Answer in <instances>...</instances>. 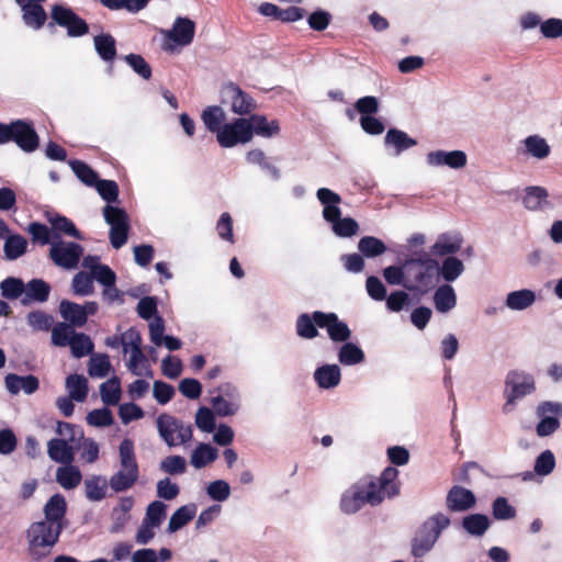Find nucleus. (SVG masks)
I'll return each mask as SVG.
<instances>
[{
    "mask_svg": "<svg viewBox=\"0 0 562 562\" xmlns=\"http://www.w3.org/2000/svg\"><path fill=\"white\" fill-rule=\"evenodd\" d=\"M398 471L393 467H386L379 477L371 479L366 487L353 485L340 499V508L346 514H355L366 504L380 505L385 498H393L400 494V485L396 482Z\"/></svg>",
    "mask_w": 562,
    "mask_h": 562,
    "instance_id": "obj_1",
    "label": "nucleus"
},
{
    "mask_svg": "<svg viewBox=\"0 0 562 562\" xmlns=\"http://www.w3.org/2000/svg\"><path fill=\"white\" fill-rule=\"evenodd\" d=\"M412 255V257L405 259V290L424 296L435 288L438 261L426 251H413Z\"/></svg>",
    "mask_w": 562,
    "mask_h": 562,
    "instance_id": "obj_2",
    "label": "nucleus"
},
{
    "mask_svg": "<svg viewBox=\"0 0 562 562\" xmlns=\"http://www.w3.org/2000/svg\"><path fill=\"white\" fill-rule=\"evenodd\" d=\"M450 524V518L443 513L429 516L417 528L411 540V554L416 559H422L428 554Z\"/></svg>",
    "mask_w": 562,
    "mask_h": 562,
    "instance_id": "obj_3",
    "label": "nucleus"
},
{
    "mask_svg": "<svg viewBox=\"0 0 562 562\" xmlns=\"http://www.w3.org/2000/svg\"><path fill=\"white\" fill-rule=\"evenodd\" d=\"M120 470L111 475L109 486L114 493H121L134 486L139 477V467L134 442L124 438L119 446Z\"/></svg>",
    "mask_w": 562,
    "mask_h": 562,
    "instance_id": "obj_4",
    "label": "nucleus"
},
{
    "mask_svg": "<svg viewBox=\"0 0 562 562\" xmlns=\"http://www.w3.org/2000/svg\"><path fill=\"white\" fill-rule=\"evenodd\" d=\"M64 525H53L40 520L32 522L26 530L29 554L36 560L46 557L58 542Z\"/></svg>",
    "mask_w": 562,
    "mask_h": 562,
    "instance_id": "obj_5",
    "label": "nucleus"
},
{
    "mask_svg": "<svg viewBox=\"0 0 562 562\" xmlns=\"http://www.w3.org/2000/svg\"><path fill=\"white\" fill-rule=\"evenodd\" d=\"M536 384L533 376L525 371L512 370L505 379V397L506 403L503 406L504 413L514 409L516 401L533 393Z\"/></svg>",
    "mask_w": 562,
    "mask_h": 562,
    "instance_id": "obj_6",
    "label": "nucleus"
},
{
    "mask_svg": "<svg viewBox=\"0 0 562 562\" xmlns=\"http://www.w3.org/2000/svg\"><path fill=\"white\" fill-rule=\"evenodd\" d=\"M52 21L47 27L53 31L55 25L65 27L69 37H80L89 32L88 23L80 18L72 9L63 4H55L50 11Z\"/></svg>",
    "mask_w": 562,
    "mask_h": 562,
    "instance_id": "obj_7",
    "label": "nucleus"
},
{
    "mask_svg": "<svg viewBox=\"0 0 562 562\" xmlns=\"http://www.w3.org/2000/svg\"><path fill=\"white\" fill-rule=\"evenodd\" d=\"M157 428L160 437L169 447L183 445L192 438V426L184 425L173 416L161 414L157 418Z\"/></svg>",
    "mask_w": 562,
    "mask_h": 562,
    "instance_id": "obj_8",
    "label": "nucleus"
},
{
    "mask_svg": "<svg viewBox=\"0 0 562 562\" xmlns=\"http://www.w3.org/2000/svg\"><path fill=\"white\" fill-rule=\"evenodd\" d=\"M216 138L218 144L224 148L246 144L251 140L250 123L244 117L236 119L232 123H226L216 133Z\"/></svg>",
    "mask_w": 562,
    "mask_h": 562,
    "instance_id": "obj_9",
    "label": "nucleus"
},
{
    "mask_svg": "<svg viewBox=\"0 0 562 562\" xmlns=\"http://www.w3.org/2000/svg\"><path fill=\"white\" fill-rule=\"evenodd\" d=\"M536 414L540 418L536 426L537 435L539 437L551 436L560 427L559 417H562V403L551 401L541 402L537 406Z\"/></svg>",
    "mask_w": 562,
    "mask_h": 562,
    "instance_id": "obj_10",
    "label": "nucleus"
},
{
    "mask_svg": "<svg viewBox=\"0 0 562 562\" xmlns=\"http://www.w3.org/2000/svg\"><path fill=\"white\" fill-rule=\"evenodd\" d=\"M83 254V247L74 241L57 240L52 243L49 257L53 262L64 269H74L78 266Z\"/></svg>",
    "mask_w": 562,
    "mask_h": 562,
    "instance_id": "obj_11",
    "label": "nucleus"
},
{
    "mask_svg": "<svg viewBox=\"0 0 562 562\" xmlns=\"http://www.w3.org/2000/svg\"><path fill=\"white\" fill-rule=\"evenodd\" d=\"M313 319L321 328H326L329 338L335 342H346L351 337L347 323L340 321L335 313L313 312Z\"/></svg>",
    "mask_w": 562,
    "mask_h": 562,
    "instance_id": "obj_12",
    "label": "nucleus"
},
{
    "mask_svg": "<svg viewBox=\"0 0 562 562\" xmlns=\"http://www.w3.org/2000/svg\"><path fill=\"white\" fill-rule=\"evenodd\" d=\"M24 153H33L40 146V136L32 121H12V140Z\"/></svg>",
    "mask_w": 562,
    "mask_h": 562,
    "instance_id": "obj_13",
    "label": "nucleus"
},
{
    "mask_svg": "<svg viewBox=\"0 0 562 562\" xmlns=\"http://www.w3.org/2000/svg\"><path fill=\"white\" fill-rule=\"evenodd\" d=\"M222 94L231 101V110L238 115L250 114L256 110L257 103L255 99L235 82L224 85Z\"/></svg>",
    "mask_w": 562,
    "mask_h": 562,
    "instance_id": "obj_14",
    "label": "nucleus"
},
{
    "mask_svg": "<svg viewBox=\"0 0 562 562\" xmlns=\"http://www.w3.org/2000/svg\"><path fill=\"white\" fill-rule=\"evenodd\" d=\"M123 337V352L127 353L131 348V357L128 361V370L139 375L140 372L137 370V366L140 362L146 361V357L142 350V336L140 333L135 328L131 327L122 334Z\"/></svg>",
    "mask_w": 562,
    "mask_h": 562,
    "instance_id": "obj_15",
    "label": "nucleus"
},
{
    "mask_svg": "<svg viewBox=\"0 0 562 562\" xmlns=\"http://www.w3.org/2000/svg\"><path fill=\"white\" fill-rule=\"evenodd\" d=\"M476 504L474 493L460 485H453L447 493L446 506L449 512L463 513L472 509Z\"/></svg>",
    "mask_w": 562,
    "mask_h": 562,
    "instance_id": "obj_16",
    "label": "nucleus"
},
{
    "mask_svg": "<svg viewBox=\"0 0 562 562\" xmlns=\"http://www.w3.org/2000/svg\"><path fill=\"white\" fill-rule=\"evenodd\" d=\"M45 0H15L22 10V20L24 24L33 30L42 29L46 21L47 14L42 3Z\"/></svg>",
    "mask_w": 562,
    "mask_h": 562,
    "instance_id": "obj_17",
    "label": "nucleus"
},
{
    "mask_svg": "<svg viewBox=\"0 0 562 562\" xmlns=\"http://www.w3.org/2000/svg\"><path fill=\"white\" fill-rule=\"evenodd\" d=\"M316 196L324 206L323 217L326 222L333 224L341 217V210L339 207L341 198L338 193L328 188H319L316 192Z\"/></svg>",
    "mask_w": 562,
    "mask_h": 562,
    "instance_id": "obj_18",
    "label": "nucleus"
},
{
    "mask_svg": "<svg viewBox=\"0 0 562 562\" xmlns=\"http://www.w3.org/2000/svg\"><path fill=\"white\" fill-rule=\"evenodd\" d=\"M426 161L432 167L448 166L452 169H460L467 165V155L462 150H435L427 154Z\"/></svg>",
    "mask_w": 562,
    "mask_h": 562,
    "instance_id": "obj_19",
    "label": "nucleus"
},
{
    "mask_svg": "<svg viewBox=\"0 0 562 562\" xmlns=\"http://www.w3.org/2000/svg\"><path fill=\"white\" fill-rule=\"evenodd\" d=\"M195 34V23L189 18L179 16L175 20L172 29L168 31L167 38L178 46H188Z\"/></svg>",
    "mask_w": 562,
    "mask_h": 562,
    "instance_id": "obj_20",
    "label": "nucleus"
},
{
    "mask_svg": "<svg viewBox=\"0 0 562 562\" xmlns=\"http://www.w3.org/2000/svg\"><path fill=\"white\" fill-rule=\"evenodd\" d=\"M548 198L549 193L544 187L529 186L524 190L521 202L528 211L537 212L552 207Z\"/></svg>",
    "mask_w": 562,
    "mask_h": 562,
    "instance_id": "obj_21",
    "label": "nucleus"
},
{
    "mask_svg": "<svg viewBox=\"0 0 562 562\" xmlns=\"http://www.w3.org/2000/svg\"><path fill=\"white\" fill-rule=\"evenodd\" d=\"M462 244L463 237L460 233H442L430 247V254L439 257H448L458 252L461 249Z\"/></svg>",
    "mask_w": 562,
    "mask_h": 562,
    "instance_id": "obj_22",
    "label": "nucleus"
},
{
    "mask_svg": "<svg viewBox=\"0 0 562 562\" xmlns=\"http://www.w3.org/2000/svg\"><path fill=\"white\" fill-rule=\"evenodd\" d=\"M48 457L63 464H70L75 459V445L67 439L53 438L47 443Z\"/></svg>",
    "mask_w": 562,
    "mask_h": 562,
    "instance_id": "obj_23",
    "label": "nucleus"
},
{
    "mask_svg": "<svg viewBox=\"0 0 562 562\" xmlns=\"http://www.w3.org/2000/svg\"><path fill=\"white\" fill-rule=\"evenodd\" d=\"M384 145L393 148L395 156H400L403 151L416 146L417 140L406 132L392 127L385 134Z\"/></svg>",
    "mask_w": 562,
    "mask_h": 562,
    "instance_id": "obj_24",
    "label": "nucleus"
},
{
    "mask_svg": "<svg viewBox=\"0 0 562 562\" xmlns=\"http://www.w3.org/2000/svg\"><path fill=\"white\" fill-rule=\"evenodd\" d=\"M50 285L43 279H32L25 284L24 297L22 304L27 305L31 302L44 303L48 300Z\"/></svg>",
    "mask_w": 562,
    "mask_h": 562,
    "instance_id": "obj_25",
    "label": "nucleus"
},
{
    "mask_svg": "<svg viewBox=\"0 0 562 562\" xmlns=\"http://www.w3.org/2000/svg\"><path fill=\"white\" fill-rule=\"evenodd\" d=\"M314 380L321 389H334L341 380L340 368L337 364L321 366L314 371Z\"/></svg>",
    "mask_w": 562,
    "mask_h": 562,
    "instance_id": "obj_26",
    "label": "nucleus"
},
{
    "mask_svg": "<svg viewBox=\"0 0 562 562\" xmlns=\"http://www.w3.org/2000/svg\"><path fill=\"white\" fill-rule=\"evenodd\" d=\"M67 510L66 499L61 494H54L44 506V519L53 525H64Z\"/></svg>",
    "mask_w": 562,
    "mask_h": 562,
    "instance_id": "obj_27",
    "label": "nucleus"
},
{
    "mask_svg": "<svg viewBox=\"0 0 562 562\" xmlns=\"http://www.w3.org/2000/svg\"><path fill=\"white\" fill-rule=\"evenodd\" d=\"M48 222L53 228V237L61 240V234L82 240L85 237L82 233L76 227L74 222L68 217L55 214L48 217Z\"/></svg>",
    "mask_w": 562,
    "mask_h": 562,
    "instance_id": "obj_28",
    "label": "nucleus"
},
{
    "mask_svg": "<svg viewBox=\"0 0 562 562\" xmlns=\"http://www.w3.org/2000/svg\"><path fill=\"white\" fill-rule=\"evenodd\" d=\"M248 164L258 166L263 172L268 173L273 181L281 179V170L276 166L262 149H251L246 155Z\"/></svg>",
    "mask_w": 562,
    "mask_h": 562,
    "instance_id": "obj_29",
    "label": "nucleus"
},
{
    "mask_svg": "<svg viewBox=\"0 0 562 562\" xmlns=\"http://www.w3.org/2000/svg\"><path fill=\"white\" fill-rule=\"evenodd\" d=\"M437 312L446 314L457 305V294L452 285L445 283L439 285L432 296Z\"/></svg>",
    "mask_w": 562,
    "mask_h": 562,
    "instance_id": "obj_30",
    "label": "nucleus"
},
{
    "mask_svg": "<svg viewBox=\"0 0 562 562\" xmlns=\"http://www.w3.org/2000/svg\"><path fill=\"white\" fill-rule=\"evenodd\" d=\"M59 313L65 322L74 328L82 327L87 323L83 308L78 303L63 300L59 304Z\"/></svg>",
    "mask_w": 562,
    "mask_h": 562,
    "instance_id": "obj_31",
    "label": "nucleus"
},
{
    "mask_svg": "<svg viewBox=\"0 0 562 562\" xmlns=\"http://www.w3.org/2000/svg\"><path fill=\"white\" fill-rule=\"evenodd\" d=\"M250 123L251 137L257 134L262 137H273L279 134L280 126L277 120L268 121L265 115L252 114L247 119Z\"/></svg>",
    "mask_w": 562,
    "mask_h": 562,
    "instance_id": "obj_32",
    "label": "nucleus"
},
{
    "mask_svg": "<svg viewBox=\"0 0 562 562\" xmlns=\"http://www.w3.org/2000/svg\"><path fill=\"white\" fill-rule=\"evenodd\" d=\"M522 144L524 154L539 160L546 159L551 153L550 145L546 138L537 134L527 136Z\"/></svg>",
    "mask_w": 562,
    "mask_h": 562,
    "instance_id": "obj_33",
    "label": "nucleus"
},
{
    "mask_svg": "<svg viewBox=\"0 0 562 562\" xmlns=\"http://www.w3.org/2000/svg\"><path fill=\"white\" fill-rule=\"evenodd\" d=\"M198 506L189 503L179 507L170 517L167 532L173 533L189 524L196 515Z\"/></svg>",
    "mask_w": 562,
    "mask_h": 562,
    "instance_id": "obj_34",
    "label": "nucleus"
},
{
    "mask_svg": "<svg viewBox=\"0 0 562 562\" xmlns=\"http://www.w3.org/2000/svg\"><path fill=\"white\" fill-rule=\"evenodd\" d=\"M461 526L470 536L482 537L488 530L491 520L484 514H470L462 518Z\"/></svg>",
    "mask_w": 562,
    "mask_h": 562,
    "instance_id": "obj_35",
    "label": "nucleus"
},
{
    "mask_svg": "<svg viewBox=\"0 0 562 562\" xmlns=\"http://www.w3.org/2000/svg\"><path fill=\"white\" fill-rule=\"evenodd\" d=\"M94 48L98 56L104 63H113L116 57V42L109 33L95 35L93 38Z\"/></svg>",
    "mask_w": 562,
    "mask_h": 562,
    "instance_id": "obj_36",
    "label": "nucleus"
},
{
    "mask_svg": "<svg viewBox=\"0 0 562 562\" xmlns=\"http://www.w3.org/2000/svg\"><path fill=\"white\" fill-rule=\"evenodd\" d=\"M464 265L459 258L448 256L442 260L441 266L438 265L437 274L449 284L456 281L464 272Z\"/></svg>",
    "mask_w": 562,
    "mask_h": 562,
    "instance_id": "obj_37",
    "label": "nucleus"
},
{
    "mask_svg": "<svg viewBox=\"0 0 562 562\" xmlns=\"http://www.w3.org/2000/svg\"><path fill=\"white\" fill-rule=\"evenodd\" d=\"M536 302V293L529 289L509 292L506 296V306L513 311H522Z\"/></svg>",
    "mask_w": 562,
    "mask_h": 562,
    "instance_id": "obj_38",
    "label": "nucleus"
},
{
    "mask_svg": "<svg viewBox=\"0 0 562 562\" xmlns=\"http://www.w3.org/2000/svg\"><path fill=\"white\" fill-rule=\"evenodd\" d=\"M81 480L82 474L80 470L71 465V463L57 469L56 481L65 490H74L80 484Z\"/></svg>",
    "mask_w": 562,
    "mask_h": 562,
    "instance_id": "obj_39",
    "label": "nucleus"
},
{
    "mask_svg": "<svg viewBox=\"0 0 562 562\" xmlns=\"http://www.w3.org/2000/svg\"><path fill=\"white\" fill-rule=\"evenodd\" d=\"M218 457L217 449L212 447L210 443H199L191 454V464L195 469H202L209 463L215 461Z\"/></svg>",
    "mask_w": 562,
    "mask_h": 562,
    "instance_id": "obj_40",
    "label": "nucleus"
},
{
    "mask_svg": "<svg viewBox=\"0 0 562 562\" xmlns=\"http://www.w3.org/2000/svg\"><path fill=\"white\" fill-rule=\"evenodd\" d=\"M75 449L80 451V459L92 464L99 459L100 448L93 438H86L83 432H80V437L74 443Z\"/></svg>",
    "mask_w": 562,
    "mask_h": 562,
    "instance_id": "obj_41",
    "label": "nucleus"
},
{
    "mask_svg": "<svg viewBox=\"0 0 562 562\" xmlns=\"http://www.w3.org/2000/svg\"><path fill=\"white\" fill-rule=\"evenodd\" d=\"M27 250V240L20 234L9 235L5 238L3 251L8 260H15L22 257Z\"/></svg>",
    "mask_w": 562,
    "mask_h": 562,
    "instance_id": "obj_42",
    "label": "nucleus"
},
{
    "mask_svg": "<svg viewBox=\"0 0 562 562\" xmlns=\"http://www.w3.org/2000/svg\"><path fill=\"white\" fill-rule=\"evenodd\" d=\"M121 394V381L116 375L100 385L101 400L105 405H116L120 402Z\"/></svg>",
    "mask_w": 562,
    "mask_h": 562,
    "instance_id": "obj_43",
    "label": "nucleus"
},
{
    "mask_svg": "<svg viewBox=\"0 0 562 562\" xmlns=\"http://www.w3.org/2000/svg\"><path fill=\"white\" fill-rule=\"evenodd\" d=\"M338 361L342 366H355L364 361V352L358 345L346 341L338 350Z\"/></svg>",
    "mask_w": 562,
    "mask_h": 562,
    "instance_id": "obj_44",
    "label": "nucleus"
},
{
    "mask_svg": "<svg viewBox=\"0 0 562 562\" xmlns=\"http://www.w3.org/2000/svg\"><path fill=\"white\" fill-rule=\"evenodd\" d=\"M69 396L76 402H83L88 395V380L81 374H70L66 379Z\"/></svg>",
    "mask_w": 562,
    "mask_h": 562,
    "instance_id": "obj_45",
    "label": "nucleus"
},
{
    "mask_svg": "<svg viewBox=\"0 0 562 562\" xmlns=\"http://www.w3.org/2000/svg\"><path fill=\"white\" fill-rule=\"evenodd\" d=\"M360 254L367 258H374L386 251V245L383 240L374 236H363L358 241Z\"/></svg>",
    "mask_w": 562,
    "mask_h": 562,
    "instance_id": "obj_46",
    "label": "nucleus"
},
{
    "mask_svg": "<svg viewBox=\"0 0 562 562\" xmlns=\"http://www.w3.org/2000/svg\"><path fill=\"white\" fill-rule=\"evenodd\" d=\"M86 497L91 502H100L105 497L106 482L100 475H93L85 481Z\"/></svg>",
    "mask_w": 562,
    "mask_h": 562,
    "instance_id": "obj_47",
    "label": "nucleus"
},
{
    "mask_svg": "<svg viewBox=\"0 0 562 562\" xmlns=\"http://www.w3.org/2000/svg\"><path fill=\"white\" fill-rule=\"evenodd\" d=\"M68 346L75 358H82L91 353L94 349L92 339L83 333H75Z\"/></svg>",
    "mask_w": 562,
    "mask_h": 562,
    "instance_id": "obj_48",
    "label": "nucleus"
},
{
    "mask_svg": "<svg viewBox=\"0 0 562 562\" xmlns=\"http://www.w3.org/2000/svg\"><path fill=\"white\" fill-rule=\"evenodd\" d=\"M201 117H202V121H203L205 127L211 133H217L220 131V128L223 126L222 122L224 121L225 114L221 106L212 105V106H207L202 112Z\"/></svg>",
    "mask_w": 562,
    "mask_h": 562,
    "instance_id": "obj_49",
    "label": "nucleus"
},
{
    "mask_svg": "<svg viewBox=\"0 0 562 562\" xmlns=\"http://www.w3.org/2000/svg\"><path fill=\"white\" fill-rule=\"evenodd\" d=\"M69 165L76 177L86 186L93 187L97 183L98 173L86 162L81 160H70Z\"/></svg>",
    "mask_w": 562,
    "mask_h": 562,
    "instance_id": "obj_50",
    "label": "nucleus"
},
{
    "mask_svg": "<svg viewBox=\"0 0 562 562\" xmlns=\"http://www.w3.org/2000/svg\"><path fill=\"white\" fill-rule=\"evenodd\" d=\"M1 295L8 300L19 299L25 290V283L20 278L8 277L0 283Z\"/></svg>",
    "mask_w": 562,
    "mask_h": 562,
    "instance_id": "obj_51",
    "label": "nucleus"
},
{
    "mask_svg": "<svg viewBox=\"0 0 562 562\" xmlns=\"http://www.w3.org/2000/svg\"><path fill=\"white\" fill-rule=\"evenodd\" d=\"M75 328L66 322H59L52 328V344L57 347H66L71 342Z\"/></svg>",
    "mask_w": 562,
    "mask_h": 562,
    "instance_id": "obj_52",
    "label": "nucleus"
},
{
    "mask_svg": "<svg viewBox=\"0 0 562 562\" xmlns=\"http://www.w3.org/2000/svg\"><path fill=\"white\" fill-rule=\"evenodd\" d=\"M166 515L167 505L162 501H154L147 506L143 520L158 528L166 518Z\"/></svg>",
    "mask_w": 562,
    "mask_h": 562,
    "instance_id": "obj_53",
    "label": "nucleus"
},
{
    "mask_svg": "<svg viewBox=\"0 0 562 562\" xmlns=\"http://www.w3.org/2000/svg\"><path fill=\"white\" fill-rule=\"evenodd\" d=\"M516 508L504 496L496 497L492 503V515L496 520H509L516 517Z\"/></svg>",
    "mask_w": 562,
    "mask_h": 562,
    "instance_id": "obj_54",
    "label": "nucleus"
},
{
    "mask_svg": "<svg viewBox=\"0 0 562 562\" xmlns=\"http://www.w3.org/2000/svg\"><path fill=\"white\" fill-rule=\"evenodd\" d=\"M159 469L169 475L183 474L187 471V461L178 454L168 456L160 461Z\"/></svg>",
    "mask_w": 562,
    "mask_h": 562,
    "instance_id": "obj_55",
    "label": "nucleus"
},
{
    "mask_svg": "<svg viewBox=\"0 0 562 562\" xmlns=\"http://www.w3.org/2000/svg\"><path fill=\"white\" fill-rule=\"evenodd\" d=\"M317 325L313 319V314H301L296 319V334L305 339H313L318 335Z\"/></svg>",
    "mask_w": 562,
    "mask_h": 562,
    "instance_id": "obj_56",
    "label": "nucleus"
},
{
    "mask_svg": "<svg viewBox=\"0 0 562 562\" xmlns=\"http://www.w3.org/2000/svg\"><path fill=\"white\" fill-rule=\"evenodd\" d=\"M554 468L555 457L551 450H544L536 458L533 471L537 475L547 476Z\"/></svg>",
    "mask_w": 562,
    "mask_h": 562,
    "instance_id": "obj_57",
    "label": "nucleus"
},
{
    "mask_svg": "<svg viewBox=\"0 0 562 562\" xmlns=\"http://www.w3.org/2000/svg\"><path fill=\"white\" fill-rule=\"evenodd\" d=\"M331 229L336 236L347 238L358 233L359 224L352 217H339L331 224Z\"/></svg>",
    "mask_w": 562,
    "mask_h": 562,
    "instance_id": "obj_58",
    "label": "nucleus"
},
{
    "mask_svg": "<svg viewBox=\"0 0 562 562\" xmlns=\"http://www.w3.org/2000/svg\"><path fill=\"white\" fill-rule=\"evenodd\" d=\"M103 217L110 227L130 224V218L124 209L106 204L103 207Z\"/></svg>",
    "mask_w": 562,
    "mask_h": 562,
    "instance_id": "obj_59",
    "label": "nucleus"
},
{
    "mask_svg": "<svg viewBox=\"0 0 562 562\" xmlns=\"http://www.w3.org/2000/svg\"><path fill=\"white\" fill-rule=\"evenodd\" d=\"M112 366L108 355H98L91 357L89 361L88 372L91 376L105 378Z\"/></svg>",
    "mask_w": 562,
    "mask_h": 562,
    "instance_id": "obj_60",
    "label": "nucleus"
},
{
    "mask_svg": "<svg viewBox=\"0 0 562 562\" xmlns=\"http://www.w3.org/2000/svg\"><path fill=\"white\" fill-rule=\"evenodd\" d=\"M124 60L143 79H150L151 68L142 55L131 53L124 56Z\"/></svg>",
    "mask_w": 562,
    "mask_h": 562,
    "instance_id": "obj_61",
    "label": "nucleus"
},
{
    "mask_svg": "<svg viewBox=\"0 0 562 562\" xmlns=\"http://www.w3.org/2000/svg\"><path fill=\"white\" fill-rule=\"evenodd\" d=\"M87 423L94 427H108L114 422L112 412L108 407L97 408L88 413Z\"/></svg>",
    "mask_w": 562,
    "mask_h": 562,
    "instance_id": "obj_62",
    "label": "nucleus"
},
{
    "mask_svg": "<svg viewBox=\"0 0 562 562\" xmlns=\"http://www.w3.org/2000/svg\"><path fill=\"white\" fill-rule=\"evenodd\" d=\"M72 291L77 295H89L93 292L92 276L80 271L72 278Z\"/></svg>",
    "mask_w": 562,
    "mask_h": 562,
    "instance_id": "obj_63",
    "label": "nucleus"
},
{
    "mask_svg": "<svg viewBox=\"0 0 562 562\" xmlns=\"http://www.w3.org/2000/svg\"><path fill=\"white\" fill-rule=\"evenodd\" d=\"M100 196L108 202V204L117 201L119 198V187L117 183L113 180H97V183L93 186Z\"/></svg>",
    "mask_w": 562,
    "mask_h": 562,
    "instance_id": "obj_64",
    "label": "nucleus"
}]
</instances>
